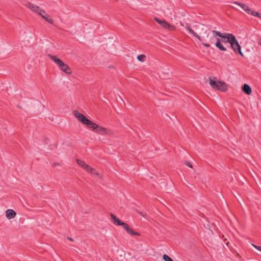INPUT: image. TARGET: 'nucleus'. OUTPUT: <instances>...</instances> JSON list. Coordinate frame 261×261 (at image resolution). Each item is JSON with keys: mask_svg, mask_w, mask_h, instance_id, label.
I'll return each mask as SVG.
<instances>
[{"mask_svg": "<svg viewBox=\"0 0 261 261\" xmlns=\"http://www.w3.org/2000/svg\"><path fill=\"white\" fill-rule=\"evenodd\" d=\"M42 18L45 19L47 22L49 23L50 24L54 23V20L51 18L49 17V16L47 14L46 16H42Z\"/></svg>", "mask_w": 261, "mask_h": 261, "instance_id": "dca6fc26", "label": "nucleus"}, {"mask_svg": "<svg viewBox=\"0 0 261 261\" xmlns=\"http://www.w3.org/2000/svg\"><path fill=\"white\" fill-rule=\"evenodd\" d=\"M38 14L39 15H40L42 17V16H46L47 14L44 10H43L41 9H40V10H39V12Z\"/></svg>", "mask_w": 261, "mask_h": 261, "instance_id": "aec40b11", "label": "nucleus"}, {"mask_svg": "<svg viewBox=\"0 0 261 261\" xmlns=\"http://www.w3.org/2000/svg\"><path fill=\"white\" fill-rule=\"evenodd\" d=\"M28 7L30 9H31L33 11L36 12L37 13H39V10H40V8L38 6L30 3L28 4Z\"/></svg>", "mask_w": 261, "mask_h": 261, "instance_id": "2eb2a0df", "label": "nucleus"}, {"mask_svg": "<svg viewBox=\"0 0 261 261\" xmlns=\"http://www.w3.org/2000/svg\"><path fill=\"white\" fill-rule=\"evenodd\" d=\"M252 245L257 250H258V251H260L261 252V246H257V245H254V244H252Z\"/></svg>", "mask_w": 261, "mask_h": 261, "instance_id": "412c9836", "label": "nucleus"}, {"mask_svg": "<svg viewBox=\"0 0 261 261\" xmlns=\"http://www.w3.org/2000/svg\"><path fill=\"white\" fill-rule=\"evenodd\" d=\"M58 163H54V166H56V165H58Z\"/></svg>", "mask_w": 261, "mask_h": 261, "instance_id": "a878e982", "label": "nucleus"}, {"mask_svg": "<svg viewBox=\"0 0 261 261\" xmlns=\"http://www.w3.org/2000/svg\"><path fill=\"white\" fill-rule=\"evenodd\" d=\"M76 162L84 169L89 173H92V170H94V168L90 167L88 165L86 164L84 161H83L79 159H76Z\"/></svg>", "mask_w": 261, "mask_h": 261, "instance_id": "39448f33", "label": "nucleus"}, {"mask_svg": "<svg viewBox=\"0 0 261 261\" xmlns=\"http://www.w3.org/2000/svg\"><path fill=\"white\" fill-rule=\"evenodd\" d=\"M48 56L53 60L59 66L63 62L61 60L58 58L56 56L51 55L50 54L48 55Z\"/></svg>", "mask_w": 261, "mask_h": 261, "instance_id": "4468645a", "label": "nucleus"}, {"mask_svg": "<svg viewBox=\"0 0 261 261\" xmlns=\"http://www.w3.org/2000/svg\"><path fill=\"white\" fill-rule=\"evenodd\" d=\"M163 258L165 261H173V260L167 254H164Z\"/></svg>", "mask_w": 261, "mask_h": 261, "instance_id": "6ab92c4d", "label": "nucleus"}, {"mask_svg": "<svg viewBox=\"0 0 261 261\" xmlns=\"http://www.w3.org/2000/svg\"><path fill=\"white\" fill-rule=\"evenodd\" d=\"M233 4L240 6L244 10H245L246 8L247 7V6H246V5L240 3L238 2H233Z\"/></svg>", "mask_w": 261, "mask_h": 261, "instance_id": "f3484780", "label": "nucleus"}, {"mask_svg": "<svg viewBox=\"0 0 261 261\" xmlns=\"http://www.w3.org/2000/svg\"><path fill=\"white\" fill-rule=\"evenodd\" d=\"M217 36L216 34L213 33L212 35L207 34L206 35V39L205 40V41L208 42L206 43H202V45L204 46L208 47L210 46V43H214L215 40V37Z\"/></svg>", "mask_w": 261, "mask_h": 261, "instance_id": "423d86ee", "label": "nucleus"}, {"mask_svg": "<svg viewBox=\"0 0 261 261\" xmlns=\"http://www.w3.org/2000/svg\"><path fill=\"white\" fill-rule=\"evenodd\" d=\"M244 11L248 14H251L252 16L258 17L261 19V13L251 10L248 6L246 8Z\"/></svg>", "mask_w": 261, "mask_h": 261, "instance_id": "9d476101", "label": "nucleus"}, {"mask_svg": "<svg viewBox=\"0 0 261 261\" xmlns=\"http://www.w3.org/2000/svg\"><path fill=\"white\" fill-rule=\"evenodd\" d=\"M91 174H94L96 175H99V173L98 172L94 169V170H92V173H91Z\"/></svg>", "mask_w": 261, "mask_h": 261, "instance_id": "5701e85b", "label": "nucleus"}, {"mask_svg": "<svg viewBox=\"0 0 261 261\" xmlns=\"http://www.w3.org/2000/svg\"><path fill=\"white\" fill-rule=\"evenodd\" d=\"M73 114L74 117L81 123L86 125L88 129L92 130L94 133L102 136L112 135V132L111 130L99 125L89 120L83 114L79 113L77 111H73Z\"/></svg>", "mask_w": 261, "mask_h": 261, "instance_id": "f03ea898", "label": "nucleus"}, {"mask_svg": "<svg viewBox=\"0 0 261 261\" xmlns=\"http://www.w3.org/2000/svg\"><path fill=\"white\" fill-rule=\"evenodd\" d=\"M16 215V213L13 210L9 209L6 211V216L8 219L14 218Z\"/></svg>", "mask_w": 261, "mask_h": 261, "instance_id": "f8f14e48", "label": "nucleus"}, {"mask_svg": "<svg viewBox=\"0 0 261 261\" xmlns=\"http://www.w3.org/2000/svg\"><path fill=\"white\" fill-rule=\"evenodd\" d=\"M138 213L141 215L142 216H143V217H146V214L145 213H143V212H139L138 211Z\"/></svg>", "mask_w": 261, "mask_h": 261, "instance_id": "4be33fe9", "label": "nucleus"}, {"mask_svg": "<svg viewBox=\"0 0 261 261\" xmlns=\"http://www.w3.org/2000/svg\"><path fill=\"white\" fill-rule=\"evenodd\" d=\"M154 20L164 29H168L169 31H173L175 29V27L174 25L170 24L165 20H160L156 17L154 18Z\"/></svg>", "mask_w": 261, "mask_h": 261, "instance_id": "20e7f679", "label": "nucleus"}, {"mask_svg": "<svg viewBox=\"0 0 261 261\" xmlns=\"http://www.w3.org/2000/svg\"><path fill=\"white\" fill-rule=\"evenodd\" d=\"M59 67H60L61 69L65 73L68 74L71 73V70L69 66L64 62H63L61 65L59 66Z\"/></svg>", "mask_w": 261, "mask_h": 261, "instance_id": "9b49d317", "label": "nucleus"}, {"mask_svg": "<svg viewBox=\"0 0 261 261\" xmlns=\"http://www.w3.org/2000/svg\"><path fill=\"white\" fill-rule=\"evenodd\" d=\"M209 80L211 86L215 90L225 92L228 89L227 85L224 82L217 81L212 79L211 77L209 78Z\"/></svg>", "mask_w": 261, "mask_h": 261, "instance_id": "7ed1b4c3", "label": "nucleus"}, {"mask_svg": "<svg viewBox=\"0 0 261 261\" xmlns=\"http://www.w3.org/2000/svg\"><path fill=\"white\" fill-rule=\"evenodd\" d=\"M185 27L187 30H188L189 33L192 34L194 36L196 37L199 40V41H202V39L200 36L197 35L192 29H191L190 24L189 23H186Z\"/></svg>", "mask_w": 261, "mask_h": 261, "instance_id": "1a4fd4ad", "label": "nucleus"}, {"mask_svg": "<svg viewBox=\"0 0 261 261\" xmlns=\"http://www.w3.org/2000/svg\"><path fill=\"white\" fill-rule=\"evenodd\" d=\"M110 217L112 219V221L114 224L116 226H123L124 222H121L116 216L112 213L110 214Z\"/></svg>", "mask_w": 261, "mask_h": 261, "instance_id": "6e6552de", "label": "nucleus"}, {"mask_svg": "<svg viewBox=\"0 0 261 261\" xmlns=\"http://www.w3.org/2000/svg\"><path fill=\"white\" fill-rule=\"evenodd\" d=\"M243 91L247 95H250L252 92L251 87L247 84H244L242 87Z\"/></svg>", "mask_w": 261, "mask_h": 261, "instance_id": "ddd939ff", "label": "nucleus"}, {"mask_svg": "<svg viewBox=\"0 0 261 261\" xmlns=\"http://www.w3.org/2000/svg\"><path fill=\"white\" fill-rule=\"evenodd\" d=\"M212 33L221 38V40L217 38L215 44L216 47L219 49L221 51H226L227 49L223 45L222 42L224 43H228L235 53L239 54L242 57H244V55L241 51V47L233 34L227 33H222L216 30H212Z\"/></svg>", "mask_w": 261, "mask_h": 261, "instance_id": "f257e3e1", "label": "nucleus"}, {"mask_svg": "<svg viewBox=\"0 0 261 261\" xmlns=\"http://www.w3.org/2000/svg\"><path fill=\"white\" fill-rule=\"evenodd\" d=\"M67 239L70 241H73V239L70 237H67Z\"/></svg>", "mask_w": 261, "mask_h": 261, "instance_id": "393cba45", "label": "nucleus"}, {"mask_svg": "<svg viewBox=\"0 0 261 261\" xmlns=\"http://www.w3.org/2000/svg\"><path fill=\"white\" fill-rule=\"evenodd\" d=\"M137 59L141 62H144V59L146 58V56L143 54L137 56Z\"/></svg>", "mask_w": 261, "mask_h": 261, "instance_id": "a211bd4d", "label": "nucleus"}, {"mask_svg": "<svg viewBox=\"0 0 261 261\" xmlns=\"http://www.w3.org/2000/svg\"><path fill=\"white\" fill-rule=\"evenodd\" d=\"M186 165L187 166H188V167H189L191 168H193V166H192V164H191L190 163H189V162H187L186 163Z\"/></svg>", "mask_w": 261, "mask_h": 261, "instance_id": "b1692460", "label": "nucleus"}, {"mask_svg": "<svg viewBox=\"0 0 261 261\" xmlns=\"http://www.w3.org/2000/svg\"><path fill=\"white\" fill-rule=\"evenodd\" d=\"M123 228L126 230V231L131 236H140V233L134 231L132 228L129 227V226L126 223L124 224L122 226Z\"/></svg>", "mask_w": 261, "mask_h": 261, "instance_id": "0eeeda50", "label": "nucleus"}]
</instances>
